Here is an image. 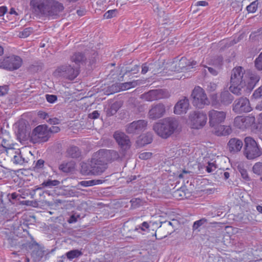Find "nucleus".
I'll list each match as a JSON object with an SVG mask.
<instances>
[{"label":"nucleus","instance_id":"obj_1","mask_svg":"<svg viewBox=\"0 0 262 262\" xmlns=\"http://www.w3.org/2000/svg\"><path fill=\"white\" fill-rule=\"evenodd\" d=\"M246 85L245 70L241 66L234 68L231 74L230 91L234 94L239 95L242 94V90H245Z\"/></svg>","mask_w":262,"mask_h":262},{"label":"nucleus","instance_id":"obj_2","mask_svg":"<svg viewBox=\"0 0 262 262\" xmlns=\"http://www.w3.org/2000/svg\"><path fill=\"white\" fill-rule=\"evenodd\" d=\"M178 126V121L172 118H166L155 123L153 129L156 133L164 139H167L176 130Z\"/></svg>","mask_w":262,"mask_h":262},{"label":"nucleus","instance_id":"obj_3","mask_svg":"<svg viewBox=\"0 0 262 262\" xmlns=\"http://www.w3.org/2000/svg\"><path fill=\"white\" fill-rule=\"evenodd\" d=\"M244 155L248 160L255 159L262 155V148L252 137H246L244 139Z\"/></svg>","mask_w":262,"mask_h":262},{"label":"nucleus","instance_id":"obj_4","mask_svg":"<svg viewBox=\"0 0 262 262\" xmlns=\"http://www.w3.org/2000/svg\"><path fill=\"white\" fill-rule=\"evenodd\" d=\"M192 103L194 106L199 108H203L205 106L210 104L204 90L200 86H196L192 90L191 95Z\"/></svg>","mask_w":262,"mask_h":262},{"label":"nucleus","instance_id":"obj_5","mask_svg":"<svg viewBox=\"0 0 262 262\" xmlns=\"http://www.w3.org/2000/svg\"><path fill=\"white\" fill-rule=\"evenodd\" d=\"M94 157L97 158V162H102L107 165L108 163L114 161L121 160L123 157L117 151L102 149L96 152Z\"/></svg>","mask_w":262,"mask_h":262},{"label":"nucleus","instance_id":"obj_6","mask_svg":"<svg viewBox=\"0 0 262 262\" xmlns=\"http://www.w3.org/2000/svg\"><path fill=\"white\" fill-rule=\"evenodd\" d=\"M79 74V68H74L67 64L58 67L54 72L55 76L62 77L70 80H74Z\"/></svg>","mask_w":262,"mask_h":262},{"label":"nucleus","instance_id":"obj_7","mask_svg":"<svg viewBox=\"0 0 262 262\" xmlns=\"http://www.w3.org/2000/svg\"><path fill=\"white\" fill-rule=\"evenodd\" d=\"M113 137L120 148V154L124 157L127 151L131 147L132 142L129 137L124 133L116 131L114 133Z\"/></svg>","mask_w":262,"mask_h":262},{"label":"nucleus","instance_id":"obj_8","mask_svg":"<svg viewBox=\"0 0 262 262\" xmlns=\"http://www.w3.org/2000/svg\"><path fill=\"white\" fill-rule=\"evenodd\" d=\"M31 140L34 143L45 142L50 138V131L46 125H39L31 133Z\"/></svg>","mask_w":262,"mask_h":262},{"label":"nucleus","instance_id":"obj_9","mask_svg":"<svg viewBox=\"0 0 262 262\" xmlns=\"http://www.w3.org/2000/svg\"><path fill=\"white\" fill-rule=\"evenodd\" d=\"M207 120V115L203 111H194L190 113L189 116V124L193 129L203 128L206 124Z\"/></svg>","mask_w":262,"mask_h":262},{"label":"nucleus","instance_id":"obj_10","mask_svg":"<svg viewBox=\"0 0 262 262\" xmlns=\"http://www.w3.org/2000/svg\"><path fill=\"white\" fill-rule=\"evenodd\" d=\"M170 96L168 91L162 89H154L145 92L140 96V98L146 101H154L165 99Z\"/></svg>","mask_w":262,"mask_h":262},{"label":"nucleus","instance_id":"obj_11","mask_svg":"<svg viewBox=\"0 0 262 262\" xmlns=\"http://www.w3.org/2000/svg\"><path fill=\"white\" fill-rule=\"evenodd\" d=\"M252 110L249 100L241 97L234 100L232 104V111L236 114L249 113Z\"/></svg>","mask_w":262,"mask_h":262},{"label":"nucleus","instance_id":"obj_12","mask_svg":"<svg viewBox=\"0 0 262 262\" xmlns=\"http://www.w3.org/2000/svg\"><path fill=\"white\" fill-rule=\"evenodd\" d=\"M21 58L16 55H12L5 58L0 64V67H3L9 71H14L19 69L22 65Z\"/></svg>","mask_w":262,"mask_h":262},{"label":"nucleus","instance_id":"obj_13","mask_svg":"<svg viewBox=\"0 0 262 262\" xmlns=\"http://www.w3.org/2000/svg\"><path fill=\"white\" fill-rule=\"evenodd\" d=\"M255 118L254 116H236L234 119V126L238 129L245 130L255 123Z\"/></svg>","mask_w":262,"mask_h":262},{"label":"nucleus","instance_id":"obj_14","mask_svg":"<svg viewBox=\"0 0 262 262\" xmlns=\"http://www.w3.org/2000/svg\"><path fill=\"white\" fill-rule=\"evenodd\" d=\"M227 113L224 111H219L211 110L208 112L209 123L211 127H216L223 123L226 118Z\"/></svg>","mask_w":262,"mask_h":262},{"label":"nucleus","instance_id":"obj_15","mask_svg":"<svg viewBox=\"0 0 262 262\" xmlns=\"http://www.w3.org/2000/svg\"><path fill=\"white\" fill-rule=\"evenodd\" d=\"M147 123L145 120L134 121L126 126L125 131L128 134H139L146 128Z\"/></svg>","mask_w":262,"mask_h":262},{"label":"nucleus","instance_id":"obj_16","mask_svg":"<svg viewBox=\"0 0 262 262\" xmlns=\"http://www.w3.org/2000/svg\"><path fill=\"white\" fill-rule=\"evenodd\" d=\"M166 113V107L162 103H155L151 105L148 111V118L155 120L164 116Z\"/></svg>","mask_w":262,"mask_h":262},{"label":"nucleus","instance_id":"obj_17","mask_svg":"<svg viewBox=\"0 0 262 262\" xmlns=\"http://www.w3.org/2000/svg\"><path fill=\"white\" fill-rule=\"evenodd\" d=\"M51 3L52 0H32L30 5L35 12L48 14Z\"/></svg>","mask_w":262,"mask_h":262},{"label":"nucleus","instance_id":"obj_18","mask_svg":"<svg viewBox=\"0 0 262 262\" xmlns=\"http://www.w3.org/2000/svg\"><path fill=\"white\" fill-rule=\"evenodd\" d=\"M189 100L187 98L180 100L174 107V113L177 115L186 114L189 108Z\"/></svg>","mask_w":262,"mask_h":262},{"label":"nucleus","instance_id":"obj_19","mask_svg":"<svg viewBox=\"0 0 262 262\" xmlns=\"http://www.w3.org/2000/svg\"><path fill=\"white\" fill-rule=\"evenodd\" d=\"M229 150L230 152L235 154L239 152L243 146L242 140L233 138L229 140L227 144Z\"/></svg>","mask_w":262,"mask_h":262},{"label":"nucleus","instance_id":"obj_20","mask_svg":"<svg viewBox=\"0 0 262 262\" xmlns=\"http://www.w3.org/2000/svg\"><path fill=\"white\" fill-rule=\"evenodd\" d=\"M97 158L93 156L92 160V163H94L95 165L92 167V169L90 170L94 174L99 175L103 172L106 168V165L102 162H97Z\"/></svg>","mask_w":262,"mask_h":262},{"label":"nucleus","instance_id":"obj_21","mask_svg":"<svg viewBox=\"0 0 262 262\" xmlns=\"http://www.w3.org/2000/svg\"><path fill=\"white\" fill-rule=\"evenodd\" d=\"M8 155H13L12 161L15 164L22 165L25 162V159L23 157L19 149H10L7 151Z\"/></svg>","mask_w":262,"mask_h":262},{"label":"nucleus","instance_id":"obj_22","mask_svg":"<svg viewBox=\"0 0 262 262\" xmlns=\"http://www.w3.org/2000/svg\"><path fill=\"white\" fill-rule=\"evenodd\" d=\"M259 77L255 73H251L248 76L246 75V90L251 91L254 89L256 84L259 81Z\"/></svg>","mask_w":262,"mask_h":262},{"label":"nucleus","instance_id":"obj_23","mask_svg":"<svg viewBox=\"0 0 262 262\" xmlns=\"http://www.w3.org/2000/svg\"><path fill=\"white\" fill-rule=\"evenodd\" d=\"M51 3L48 13L49 15H57L63 10L64 7L61 3L54 0H52Z\"/></svg>","mask_w":262,"mask_h":262},{"label":"nucleus","instance_id":"obj_24","mask_svg":"<svg viewBox=\"0 0 262 262\" xmlns=\"http://www.w3.org/2000/svg\"><path fill=\"white\" fill-rule=\"evenodd\" d=\"M214 127V133L217 136H227L230 135L232 132V128L229 125H218Z\"/></svg>","mask_w":262,"mask_h":262},{"label":"nucleus","instance_id":"obj_25","mask_svg":"<svg viewBox=\"0 0 262 262\" xmlns=\"http://www.w3.org/2000/svg\"><path fill=\"white\" fill-rule=\"evenodd\" d=\"M152 141V137L151 134H147L140 136L137 141V144L139 146L142 147L150 143Z\"/></svg>","mask_w":262,"mask_h":262},{"label":"nucleus","instance_id":"obj_26","mask_svg":"<svg viewBox=\"0 0 262 262\" xmlns=\"http://www.w3.org/2000/svg\"><path fill=\"white\" fill-rule=\"evenodd\" d=\"M67 157L72 158H77L80 156L81 152L79 148L76 146H70L66 151Z\"/></svg>","mask_w":262,"mask_h":262},{"label":"nucleus","instance_id":"obj_27","mask_svg":"<svg viewBox=\"0 0 262 262\" xmlns=\"http://www.w3.org/2000/svg\"><path fill=\"white\" fill-rule=\"evenodd\" d=\"M85 60L84 55L80 52L75 53L71 57V61L77 66H79Z\"/></svg>","mask_w":262,"mask_h":262},{"label":"nucleus","instance_id":"obj_28","mask_svg":"<svg viewBox=\"0 0 262 262\" xmlns=\"http://www.w3.org/2000/svg\"><path fill=\"white\" fill-rule=\"evenodd\" d=\"M233 99V96L228 91L224 92L221 94V101L224 105L230 104Z\"/></svg>","mask_w":262,"mask_h":262},{"label":"nucleus","instance_id":"obj_29","mask_svg":"<svg viewBox=\"0 0 262 262\" xmlns=\"http://www.w3.org/2000/svg\"><path fill=\"white\" fill-rule=\"evenodd\" d=\"M138 81H134L131 82H124L119 84V88L118 90H116V92L119 91H125L128 90L130 88L136 86L138 84Z\"/></svg>","mask_w":262,"mask_h":262},{"label":"nucleus","instance_id":"obj_30","mask_svg":"<svg viewBox=\"0 0 262 262\" xmlns=\"http://www.w3.org/2000/svg\"><path fill=\"white\" fill-rule=\"evenodd\" d=\"M180 66L182 65V67L193 68L196 65V62L194 60H188L186 58L182 57L180 60Z\"/></svg>","mask_w":262,"mask_h":262},{"label":"nucleus","instance_id":"obj_31","mask_svg":"<svg viewBox=\"0 0 262 262\" xmlns=\"http://www.w3.org/2000/svg\"><path fill=\"white\" fill-rule=\"evenodd\" d=\"M11 147V145L9 143V141L7 139L3 138L2 141L1 145L0 146V149L5 154V152L7 153V151H9L10 149H13Z\"/></svg>","mask_w":262,"mask_h":262},{"label":"nucleus","instance_id":"obj_32","mask_svg":"<svg viewBox=\"0 0 262 262\" xmlns=\"http://www.w3.org/2000/svg\"><path fill=\"white\" fill-rule=\"evenodd\" d=\"M237 169L240 172L241 177L246 181H249L250 178L249 176L247 170L244 168V166L242 164H239L237 166Z\"/></svg>","mask_w":262,"mask_h":262},{"label":"nucleus","instance_id":"obj_33","mask_svg":"<svg viewBox=\"0 0 262 262\" xmlns=\"http://www.w3.org/2000/svg\"><path fill=\"white\" fill-rule=\"evenodd\" d=\"M82 255V252L78 250H73L68 252L66 255L68 259L72 260L75 258L79 257Z\"/></svg>","mask_w":262,"mask_h":262},{"label":"nucleus","instance_id":"obj_34","mask_svg":"<svg viewBox=\"0 0 262 262\" xmlns=\"http://www.w3.org/2000/svg\"><path fill=\"white\" fill-rule=\"evenodd\" d=\"M60 184L59 181L58 180H48L46 181H44L41 185L42 187H51L52 186H57Z\"/></svg>","mask_w":262,"mask_h":262},{"label":"nucleus","instance_id":"obj_35","mask_svg":"<svg viewBox=\"0 0 262 262\" xmlns=\"http://www.w3.org/2000/svg\"><path fill=\"white\" fill-rule=\"evenodd\" d=\"M255 68L258 71H262V52L254 60Z\"/></svg>","mask_w":262,"mask_h":262},{"label":"nucleus","instance_id":"obj_36","mask_svg":"<svg viewBox=\"0 0 262 262\" xmlns=\"http://www.w3.org/2000/svg\"><path fill=\"white\" fill-rule=\"evenodd\" d=\"M253 171L257 175L262 174V162H256L254 164L252 168Z\"/></svg>","mask_w":262,"mask_h":262},{"label":"nucleus","instance_id":"obj_37","mask_svg":"<svg viewBox=\"0 0 262 262\" xmlns=\"http://www.w3.org/2000/svg\"><path fill=\"white\" fill-rule=\"evenodd\" d=\"M132 207L136 208L143 205V201L139 198H134L130 200Z\"/></svg>","mask_w":262,"mask_h":262},{"label":"nucleus","instance_id":"obj_38","mask_svg":"<svg viewBox=\"0 0 262 262\" xmlns=\"http://www.w3.org/2000/svg\"><path fill=\"white\" fill-rule=\"evenodd\" d=\"M258 3L257 1H254L251 3L247 7V10L249 13H254L257 9Z\"/></svg>","mask_w":262,"mask_h":262},{"label":"nucleus","instance_id":"obj_39","mask_svg":"<svg viewBox=\"0 0 262 262\" xmlns=\"http://www.w3.org/2000/svg\"><path fill=\"white\" fill-rule=\"evenodd\" d=\"M206 222L207 220L205 218L195 221L192 226V229L193 230L198 229L200 227L206 223Z\"/></svg>","mask_w":262,"mask_h":262},{"label":"nucleus","instance_id":"obj_40","mask_svg":"<svg viewBox=\"0 0 262 262\" xmlns=\"http://www.w3.org/2000/svg\"><path fill=\"white\" fill-rule=\"evenodd\" d=\"M152 153L150 152H143L139 155V158L141 160H147L151 157Z\"/></svg>","mask_w":262,"mask_h":262},{"label":"nucleus","instance_id":"obj_41","mask_svg":"<svg viewBox=\"0 0 262 262\" xmlns=\"http://www.w3.org/2000/svg\"><path fill=\"white\" fill-rule=\"evenodd\" d=\"M43 253L41 250H38L36 252L34 251L32 253V256L35 258V260H39L43 256Z\"/></svg>","mask_w":262,"mask_h":262},{"label":"nucleus","instance_id":"obj_42","mask_svg":"<svg viewBox=\"0 0 262 262\" xmlns=\"http://www.w3.org/2000/svg\"><path fill=\"white\" fill-rule=\"evenodd\" d=\"M216 168V165L214 163V162H210L208 163V165L206 167V170L208 172H211L214 171Z\"/></svg>","mask_w":262,"mask_h":262},{"label":"nucleus","instance_id":"obj_43","mask_svg":"<svg viewBox=\"0 0 262 262\" xmlns=\"http://www.w3.org/2000/svg\"><path fill=\"white\" fill-rule=\"evenodd\" d=\"M149 228V225L147 222H143L141 225L138 226L135 230H137L139 229H141L143 231H145L146 229Z\"/></svg>","mask_w":262,"mask_h":262},{"label":"nucleus","instance_id":"obj_44","mask_svg":"<svg viewBox=\"0 0 262 262\" xmlns=\"http://www.w3.org/2000/svg\"><path fill=\"white\" fill-rule=\"evenodd\" d=\"M127 69L125 73L128 72L133 74L137 73L139 71V67L137 65H134L132 68H127Z\"/></svg>","mask_w":262,"mask_h":262},{"label":"nucleus","instance_id":"obj_45","mask_svg":"<svg viewBox=\"0 0 262 262\" xmlns=\"http://www.w3.org/2000/svg\"><path fill=\"white\" fill-rule=\"evenodd\" d=\"M253 96L255 99H258L262 97V86L254 91Z\"/></svg>","mask_w":262,"mask_h":262},{"label":"nucleus","instance_id":"obj_46","mask_svg":"<svg viewBox=\"0 0 262 262\" xmlns=\"http://www.w3.org/2000/svg\"><path fill=\"white\" fill-rule=\"evenodd\" d=\"M46 97L47 101L50 103H53L57 100V96L54 95L47 94Z\"/></svg>","mask_w":262,"mask_h":262},{"label":"nucleus","instance_id":"obj_47","mask_svg":"<svg viewBox=\"0 0 262 262\" xmlns=\"http://www.w3.org/2000/svg\"><path fill=\"white\" fill-rule=\"evenodd\" d=\"M217 85L213 82H209L207 84L206 90L208 92H213L216 89Z\"/></svg>","mask_w":262,"mask_h":262},{"label":"nucleus","instance_id":"obj_48","mask_svg":"<svg viewBox=\"0 0 262 262\" xmlns=\"http://www.w3.org/2000/svg\"><path fill=\"white\" fill-rule=\"evenodd\" d=\"M80 184L84 187H89L95 185V183L94 180L83 181L80 182Z\"/></svg>","mask_w":262,"mask_h":262},{"label":"nucleus","instance_id":"obj_49","mask_svg":"<svg viewBox=\"0 0 262 262\" xmlns=\"http://www.w3.org/2000/svg\"><path fill=\"white\" fill-rule=\"evenodd\" d=\"M9 89L6 85L0 86V97L3 96L7 94Z\"/></svg>","mask_w":262,"mask_h":262},{"label":"nucleus","instance_id":"obj_50","mask_svg":"<svg viewBox=\"0 0 262 262\" xmlns=\"http://www.w3.org/2000/svg\"><path fill=\"white\" fill-rule=\"evenodd\" d=\"M69 164L62 163L59 166V169L65 172H68L70 171V167L68 166Z\"/></svg>","mask_w":262,"mask_h":262},{"label":"nucleus","instance_id":"obj_51","mask_svg":"<svg viewBox=\"0 0 262 262\" xmlns=\"http://www.w3.org/2000/svg\"><path fill=\"white\" fill-rule=\"evenodd\" d=\"M100 114L98 111H94L92 113L89 114V118L92 119H96L99 118Z\"/></svg>","mask_w":262,"mask_h":262},{"label":"nucleus","instance_id":"obj_52","mask_svg":"<svg viewBox=\"0 0 262 262\" xmlns=\"http://www.w3.org/2000/svg\"><path fill=\"white\" fill-rule=\"evenodd\" d=\"M115 12V10H108L105 13L104 16L106 18H110L114 16Z\"/></svg>","mask_w":262,"mask_h":262},{"label":"nucleus","instance_id":"obj_53","mask_svg":"<svg viewBox=\"0 0 262 262\" xmlns=\"http://www.w3.org/2000/svg\"><path fill=\"white\" fill-rule=\"evenodd\" d=\"M79 215L76 216L74 214L71 215L69 219L68 220V223L70 224L76 223L77 221V219L79 217Z\"/></svg>","mask_w":262,"mask_h":262},{"label":"nucleus","instance_id":"obj_54","mask_svg":"<svg viewBox=\"0 0 262 262\" xmlns=\"http://www.w3.org/2000/svg\"><path fill=\"white\" fill-rule=\"evenodd\" d=\"M44 163L45 162L43 160H38L35 164V168L38 169L42 168L44 165Z\"/></svg>","mask_w":262,"mask_h":262},{"label":"nucleus","instance_id":"obj_55","mask_svg":"<svg viewBox=\"0 0 262 262\" xmlns=\"http://www.w3.org/2000/svg\"><path fill=\"white\" fill-rule=\"evenodd\" d=\"M208 5V3L205 1H198L196 2L195 4V6H207Z\"/></svg>","mask_w":262,"mask_h":262},{"label":"nucleus","instance_id":"obj_56","mask_svg":"<svg viewBox=\"0 0 262 262\" xmlns=\"http://www.w3.org/2000/svg\"><path fill=\"white\" fill-rule=\"evenodd\" d=\"M38 116L42 119H47L49 117L48 114L45 112H39Z\"/></svg>","mask_w":262,"mask_h":262},{"label":"nucleus","instance_id":"obj_57","mask_svg":"<svg viewBox=\"0 0 262 262\" xmlns=\"http://www.w3.org/2000/svg\"><path fill=\"white\" fill-rule=\"evenodd\" d=\"M148 69H149L148 67L147 64L146 63L142 64V71H141L142 74H146L148 72Z\"/></svg>","mask_w":262,"mask_h":262},{"label":"nucleus","instance_id":"obj_58","mask_svg":"<svg viewBox=\"0 0 262 262\" xmlns=\"http://www.w3.org/2000/svg\"><path fill=\"white\" fill-rule=\"evenodd\" d=\"M47 121L51 124H56L58 123L59 120L57 118H49L48 120H47Z\"/></svg>","mask_w":262,"mask_h":262},{"label":"nucleus","instance_id":"obj_59","mask_svg":"<svg viewBox=\"0 0 262 262\" xmlns=\"http://www.w3.org/2000/svg\"><path fill=\"white\" fill-rule=\"evenodd\" d=\"M30 28H26L24 30V31L22 32V36L23 37H28L30 34Z\"/></svg>","mask_w":262,"mask_h":262},{"label":"nucleus","instance_id":"obj_60","mask_svg":"<svg viewBox=\"0 0 262 262\" xmlns=\"http://www.w3.org/2000/svg\"><path fill=\"white\" fill-rule=\"evenodd\" d=\"M7 9L6 7H0V16H3L6 13Z\"/></svg>","mask_w":262,"mask_h":262},{"label":"nucleus","instance_id":"obj_61","mask_svg":"<svg viewBox=\"0 0 262 262\" xmlns=\"http://www.w3.org/2000/svg\"><path fill=\"white\" fill-rule=\"evenodd\" d=\"M50 133H58L60 130V128L58 126H52L49 129Z\"/></svg>","mask_w":262,"mask_h":262},{"label":"nucleus","instance_id":"obj_62","mask_svg":"<svg viewBox=\"0 0 262 262\" xmlns=\"http://www.w3.org/2000/svg\"><path fill=\"white\" fill-rule=\"evenodd\" d=\"M206 68L208 69L209 72L211 74H212L213 75H217V71L215 69H214L213 68H211V67H206Z\"/></svg>","mask_w":262,"mask_h":262},{"label":"nucleus","instance_id":"obj_63","mask_svg":"<svg viewBox=\"0 0 262 262\" xmlns=\"http://www.w3.org/2000/svg\"><path fill=\"white\" fill-rule=\"evenodd\" d=\"M217 60V63H215L216 66L220 68L222 64L223 59L222 57H218L216 59Z\"/></svg>","mask_w":262,"mask_h":262},{"label":"nucleus","instance_id":"obj_64","mask_svg":"<svg viewBox=\"0 0 262 262\" xmlns=\"http://www.w3.org/2000/svg\"><path fill=\"white\" fill-rule=\"evenodd\" d=\"M256 108L259 111H262V101L256 105Z\"/></svg>","mask_w":262,"mask_h":262}]
</instances>
